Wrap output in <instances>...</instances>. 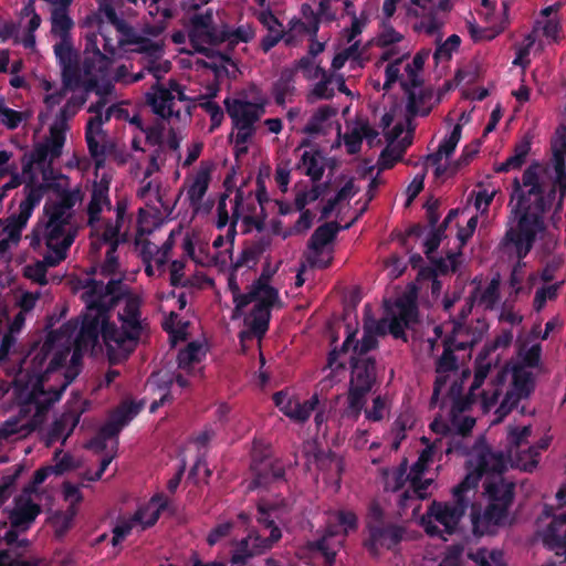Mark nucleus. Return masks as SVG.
Listing matches in <instances>:
<instances>
[{"instance_id": "1", "label": "nucleus", "mask_w": 566, "mask_h": 566, "mask_svg": "<svg viewBox=\"0 0 566 566\" xmlns=\"http://www.w3.org/2000/svg\"><path fill=\"white\" fill-rule=\"evenodd\" d=\"M90 112L96 113L86 126L87 146L95 159V180L88 206L90 224L93 237L111 245L102 266L103 274L109 279L107 283L97 280L86 282L82 293L86 305L83 321L81 324L70 322L66 325L76 326L73 337L80 345L83 343L85 347H91L92 352L99 346L101 334L108 359L117 363L134 350L145 323L140 317V296L129 292L120 280L113 277L118 266L115 251L119 228L117 221L103 222L98 217L105 208H109L108 187L112 175L104 166L105 146L102 144L104 134L99 109L91 106Z\"/></svg>"}, {"instance_id": "2", "label": "nucleus", "mask_w": 566, "mask_h": 566, "mask_svg": "<svg viewBox=\"0 0 566 566\" xmlns=\"http://www.w3.org/2000/svg\"><path fill=\"white\" fill-rule=\"evenodd\" d=\"M76 326L63 325L36 344L22 360L12 386V396L21 406V415L0 426V446L29 434L35 427L33 418L57 401L81 369L83 352L91 347L73 337Z\"/></svg>"}, {"instance_id": "3", "label": "nucleus", "mask_w": 566, "mask_h": 566, "mask_svg": "<svg viewBox=\"0 0 566 566\" xmlns=\"http://www.w3.org/2000/svg\"><path fill=\"white\" fill-rule=\"evenodd\" d=\"M538 451L535 447L518 452L514 449L504 458L502 453L492 452L481 443L469 453L468 473L464 481L454 489V495L460 497L469 489L475 488L479 480L484 478L485 494L489 507L484 514H472L474 531L481 534L492 532V527L504 524L507 509L513 500V483L507 482L502 472L509 467H516L524 471H532L538 463Z\"/></svg>"}, {"instance_id": "4", "label": "nucleus", "mask_w": 566, "mask_h": 566, "mask_svg": "<svg viewBox=\"0 0 566 566\" xmlns=\"http://www.w3.org/2000/svg\"><path fill=\"white\" fill-rule=\"evenodd\" d=\"M539 174L541 167L532 165L524 171L522 180H514L506 239L513 244L520 259L526 256L537 242H543L544 245L553 243L546 219L554 190L544 184Z\"/></svg>"}, {"instance_id": "5", "label": "nucleus", "mask_w": 566, "mask_h": 566, "mask_svg": "<svg viewBox=\"0 0 566 566\" xmlns=\"http://www.w3.org/2000/svg\"><path fill=\"white\" fill-rule=\"evenodd\" d=\"M78 200V195L62 193L59 198L45 203L43 216L39 219L30 234V245L41 250L42 243L46 248L45 262L55 266L65 260L70 247L77 234L73 221L72 207Z\"/></svg>"}, {"instance_id": "6", "label": "nucleus", "mask_w": 566, "mask_h": 566, "mask_svg": "<svg viewBox=\"0 0 566 566\" xmlns=\"http://www.w3.org/2000/svg\"><path fill=\"white\" fill-rule=\"evenodd\" d=\"M375 45L381 51L379 63L388 62L385 65L384 88L389 90L395 83H399L408 94V111L415 113V88L420 83V74L429 51H420L409 60L410 48L403 34L386 23L375 38Z\"/></svg>"}, {"instance_id": "7", "label": "nucleus", "mask_w": 566, "mask_h": 566, "mask_svg": "<svg viewBox=\"0 0 566 566\" xmlns=\"http://www.w3.org/2000/svg\"><path fill=\"white\" fill-rule=\"evenodd\" d=\"M526 366L506 365L495 375L491 388L483 391L481 406L483 411H489L497 401L500 395L503 400L496 410V419L492 423L500 422L521 400L527 399L534 390V379L527 367L536 366L541 358V346L533 345L527 352L520 353Z\"/></svg>"}, {"instance_id": "8", "label": "nucleus", "mask_w": 566, "mask_h": 566, "mask_svg": "<svg viewBox=\"0 0 566 566\" xmlns=\"http://www.w3.org/2000/svg\"><path fill=\"white\" fill-rule=\"evenodd\" d=\"M99 13L107 19L96 32L86 35L85 60L83 63L84 83L88 88H97L98 83H106L104 91H108L111 60L107 54H114L119 43L116 29V12L107 3H101Z\"/></svg>"}, {"instance_id": "9", "label": "nucleus", "mask_w": 566, "mask_h": 566, "mask_svg": "<svg viewBox=\"0 0 566 566\" xmlns=\"http://www.w3.org/2000/svg\"><path fill=\"white\" fill-rule=\"evenodd\" d=\"M228 287L235 304L233 317L245 315L244 323L250 329L249 333L241 334V339L244 340L250 333L260 338L268 329L271 308L281 306L279 293L271 285L270 277L261 275L247 294H240L235 277L230 275Z\"/></svg>"}, {"instance_id": "10", "label": "nucleus", "mask_w": 566, "mask_h": 566, "mask_svg": "<svg viewBox=\"0 0 566 566\" xmlns=\"http://www.w3.org/2000/svg\"><path fill=\"white\" fill-rule=\"evenodd\" d=\"M265 104L266 99L254 88L250 96L240 94L224 101L234 128L233 142L238 151L247 150V143L254 134V124L265 112Z\"/></svg>"}, {"instance_id": "11", "label": "nucleus", "mask_w": 566, "mask_h": 566, "mask_svg": "<svg viewBox=\"0 0 566 566\" xmlns=\"http://www.w3.org/2000/svg\"><path fill=\"white\" fill-rule=\"evenodd\" d=\"M417 318L415 300L410 296L399 298L388 306L387 315L375 327L365 326L363 338L356 344L355 352L365 354L377 345V337L391 334L395 338H405V329Z\"/></svg>"}, {"instance_id": "12", "label": "nucleus", "mask_w": 566, "mask_h": 566, "mask_svg": "<svg viewBox=\"0 0 566 566\" xmlns=\"http://www.w3.org/2000/svg\"><path fill=\"white\" fill-rule=\"evenodd\" d=\"M489 324L484 318L476 319L474 329H470L460 323H452V333L446 340L447 348L437 365V380L434 387V396H438L447 380L457 375L455 357L453 349H464L480 342L486 333Z\"/></svg>"}, {"instance_id": "13", "label": "nucleus", "mask_w": 566, "mask_h": 566, "mask_svg": "<svg viewBox=\"0 0 566 566\" xmlns=\"http://www.w3.org/2000/svg\"><path fill=\"white\" fill-rule=\"evenodd\" d=\"M259 514L260 530L241 541L232 555L233 564H243L247 557L263 553L281 538V531L273 525L274 521L271 518H280V509L276 505L261 503Z\"/></svg>"}, {"instance_id": "14", "label": "nucleus", "mask_w": 566, "mask_h": 566, "mask_svg": "<svg viewBox=\"0 0 566 566\" xmlns=\"http://www.w3.org/2000/svg\"><path fill=\"white\" fill-rule=\"evenodd\" d=\"M560 6L554 3L541 10L532 33H530L517 48L513 64L525 69L528 64V55L535 48L542 50L546 44L557 42L562 31L558 11Z\"/></svg>"}, {"instance_id": "15", "label": "nucleus", "mask_w": 566, "mask_h": 566, "mask_svg": "<svg viewBox=\"0 0 566 566\" xmlns=\"http://www.w3.org/2000/svg\"><path fill=\"white\" fill-rule=\"evenodd\" d=\"M140 410V406L135 403H123L111 417V421L101 430L98 436L92 440L87 448L96 453L106 451L101 459L99 469L94 475L87 476V480L95 481L101 479L102 474L115 457L117 448L116 436L119 430L127 424Z\"/></svg>"}, {"instance_id": "16", "label": "nucleus", "mask_w": 566, "mask_h": 566, "mask_svg": "<svg viewBox=\"0 0 566 566\" xmlns=\"http://www.w3.org/2000/svg\"><path fill=\"white\" fill-rule=\"evenodd\" d=\"M476 224V216H468L464 210L450 211L443 221V229H438L427 235L424 241L426 254L431 258L433 251L443 241L448 240L447 245H449L452 238L454 249L460 250L474 233Z\"/></svg>"}, {"instance_id": "17", "label": "nucleus", "mask_w": 566, "mask_h": 566, "mask_svg": "<svg viewBox=\"0 0 566 566\" xmlns=\"http://www.w3.org/2000/svg\"><path fill=\"white\" fill-rule=\"evenodd\" d=\"M436 443L426 448L419 455L418 461L411 468L408 478L405 480V470L394 469L385 474V485L387 490L397 491L405 482L410 484L412 493L424 499L428 494L429 486L433 482V478H427L426 472L430 463L433 461Z\"/></svg>"}, {"instance_id": "18", "label": "nucleus", "mask_w": 566, "mask_h": 566, "mask_svg": "<svg viewBox=\"0 0 566 566\" xmlns=\"http://www.w3.org/2000/svg\"><path fill=\"white\" fill-rule=\"evenodd\" d=\"M146 98L154 113L163 118H180L182 113L188 114V97L175 81H169L167 87L153 86Z\"/></svg>"}, {"instance_id": "19", "label": "nucleus", "mask_w": 566, "mask_h": 566, "mask_svg": "<svg viewBox=\"0 0 566 566\" xmlns=\"http://www.w3.org/2000/svg\"><path fill=\"white\" fill-rule=\"evenodd\" d=\"M401 113L402 111L400 108L395 107L382 117L384 128L387 129L388 145L378 159L379 169H389L398 163L402 158L408 145L405 143L406 136L408 135V132L405 129V124L408 119L400 118Z\"/></svg>"}, {"instance_id": "20", "label": "nucleus", "mask_w": 566, "mask_h": 566, "mask_svg": "<svg viewBox=\"0 0 566 566\" xmlns=\"http://www.w3.org/2000/svg\"><path fill=\"white\" fill-rule=\"evenodd\" d=\"M327 534L316 544L314 548L325 558L326 564L332 565L336 551L342 545V538L349 532L357 528V517L352 511L339 510L328 514Z\"/></svg>"}, {"instance_id": "21", "label": "nucleus", "mask_w": 566, "mask_h": 566, "mask_svg": "<svg viewBox=\"0 0 566 566\" xmlns=\"http://www.w3.org/2000/svg\"><path fill=\"white\" fill-rule=\"evenodd\" d=\"M166 504V499L160 494L154 495L149 501L140 504L134 516L120 520L115 526L112 539L113 545H117L133 532H142L153 526Z\"/></svg>"}, {"instance_id": "22", "label": "nucleus", "mask_w": 566, "mask_h": 566, "mask_svg": "<svg viewBox=\"0 0 566 566\" xmlns=\"http://www.w3.org/2000/svg\"><path fill=\"white\" fill-rule=\"evenodd\" d=\"M376 374L374 361L359 360L353 366L352 378L348 390V410L358 417L366 403V395L375 385Z\"/></svg>"}, {"instance_id": "23", "label": "nucleus", "mask_w": 566, "mask_h": 566, "mask_svg": "<svg viewBox=\"0 0 566 566\" xmlns=\"http://www.w3.org/2000/svg\"><path fill=\"white\" fill-rule=\"evenodd\" d=\"M462 514L463 510L459 506L432 502L420 524L428 535L444 538L446 534L454 532Z\"/></svg>"}, {"instance_id": "24", "label": "nucleus", "mask_w": 566, "mask_h": 566, "mask_svg": "<svg viewBox=\"0 0 566 566\" xmlns=\"http://www.w3.org/2000/svg\"><path fill=\"white\" fill-rule=\"evenodd\" d=\"M460 142V125L452 128L451 133L441 142L438 150L427 159V169L432 170L434 177L444 181L452 177L469 159L451 161V155Z\"/></svg>"}, {"instance_id": "25", "label": "nucleus", "mask_w": 566, "mask_h": 566, "mask_svg": "<svg viewBox=\"0 0 566 566\" xmlns=\"http://www.w3.org/2000/svg\"><path fill=\"white\" fill-rule=\"evenodd\" d=\"M480 17L483 24L469 23L471 36L475 41L492 40L504 30L507 23V6L502 2L499 7H495L490 0H482Z\"/></svg>"}, {"instance_id": "26", "label": "nucleus", "mask_w": 566, "mask_h": 566, "mask_svg": "<svg viewBox=\"0 0 566 566\" xmlns=\"http://www.w3.org/2000/svg\"><path fill=\"white\" fill-rule=\"evenodd\" d=\"M40 501L41 494L38 490L25 488L15 499L10 513L12 526L21 530L29 528L41 512Z\"/></svg>"}, {"instance_id": "27", "label": "nucleus", "mask_w": 566, "mask_h": 566, "mask_svg": "<svg viewBox=\"0 0 566 566\" xmlns=\"http://www.w3.org/2000/svg\"><path fill=\"white\" fill-rule=\"evenodd\" d=\"M273 400L280 411L295 422L306 421L319 405V398L316 394L302 401L296 396L280 391L273 396Z\"/></svg>"}, {"instance_id": "28", "label": "nucleus", "mask_w": 566, "mask_h": 566, "mask_svg": "<svg viewBox=\"0 0 566 566\" xmlns=\"http://www.w3.org/2000/svg\"><path fill=\"white\" fill-rule=\"evenodd\" d=\"M470 297L461 308V315L467 316L473 304L484 310L492 308L499 300L500 281L497 279H475L470 284Z\"/></svg>"}, {"instance_id": "29", "label": "nucleus", "mask_w": 566, "mask_h": 566, "mask_svg": "<svg viewBox=\"0 0 566 566\" xmlns=\"http://www.w3.org/2000/svg\"><path fill=\"white\" fill-rule=\"evenodd\" d=\"M212 22L210 10L193 17L189 39L195 52L208 54L210 46L220 42V32L213 30Z\"/></svg>"}, {"instance_id": "30", "label": "nucleus", "mask_w": 566, "mask_h": 566, "mask_svg": "<svg viewBox=\"0 0 566 566\" xmlns=\"http://www.w3.org/2000/svg\"><path fill=\"white\" fill-rule=\"evenodd\" d=\"M33 213L31 205L20 203L19 213L0 223V255L13 244H17L21 237L22 229L27 226Z\"/></svg>"}, {"instance_id": "31", "label": "nucleus", "mask_w": 566, "mask_h": 566, "mask_svg": "<svg viewBox=\"0 0 566 566\" xmlns=\"http://www.w3.org/2000/svg\"><path fill=\"white\" fill-rule=\"evenodd\" d=\"M207 347L205 342H191L185 350L178 355V375L176 381L179 387L184 388L188 381L185 376H195L200 371L197 365L206 356Z\"/></svg>"}, {"instance_id": "32", "label": "nucleus", "mask_w": 566, "mask_h": 566, "mask_svg": "<svg viewBox=\"0 0 566 566\" xmlns=\"http://www.w3.org/2000/svg\"><path fill=\"white\" fill-rule=\"evenodd\" d=\"M337 229L333 224H324L316 229L311 239L310 260L319 268L326 266L331 262L329 243L334 239Z\"/></svg>"}, {"instance_id": "33", "label": "nucleus", "mask_w": 566, "mask_h": 566, "mask_svg": "<svg viewBox=\"0 0 566 566\" xmlns=\"http://www.w3.org/2000/svg\"><path fill=\"white\" fill-rule=\"evenodd\" d=\"M304 132L310 135L335 132L337 138H339L340 124L338 122V109L328 105L318 107L307 122Z\"/></svg>"}, {"instance_id": "34", "label": "nucleus", "mask_w": 566, "mask_h": 566, "mask_svg": "<svg viewBox=\"0 0 566 566\" xmlns=\"http://www.w3.org/2000/svg\"><path fill=\"white\" fill-rule=\"evenodd\" d=\"M552 149L555 159V188L558 189L560 197L566 191V128L560 126L556 129Z\"/></svg>"}, {"instance_id": "35", "label": "nucleus", "mask_w": 566, "mask_h": 566, "mask_svg": "<svg viewBox=\"0 0 566 566\" xmlns=\"http://www.w3.org/2000/svg\"><path fill=\"white\" fill-rule=\"evenodd\" d=\"M511 340L512 335L510 333H505L496 338L492 348L485 349V352L479 356L476 360L474 381L471 386V395H474V391L483 384L491 368L497 363V356L492 355L491 352L499 346H507Z\"/></svg>"}, {"instance_id": "36", "label": "nucleus", "mask_w": 566, "mask_h": 566, "mask_svg": "<svg viewBox=\"0 0 566 566\" xmlns=\"http://www.w3.org/2000/svg\"><path fill=\"white\" fill-rule=\"evenodd\" d=\"M467 408V403L457 402L452 409L451 423L448 424L442 419H434L430 424V428L433 432L446 434L451 431H457L459 433H465L471 430L475 423V420L471 417L462 415Z\"/></svg>"}, {"instance_id": "37", "label": "nucleus", "mask_w": 566, "mask_h": 566, "mask_svg": "<svg viewBox=\"0 0 566 566\" xmlns=\"http://www.w3.org/2000/svg\"><path fill=\"white\" fill-rule=\"evenodd\" d=\"M232 243L233 235H231L230 233H228L227 237L219 235L218 238L214 239L212 244L216 252L212 255L207 256L206 259H200L193 255V247L189 238L185 239L184 249L189 255L193 256V259L198 263L211 264L212 262H214L226 264L228 260H231Z\"/></svg>"}, {"instance_id": "38", "label": "nucleus", "mask_w": 566, "mask_h": 566, "mask_svg": "<svg viewBox=\"0 0 566 566\" xmlns=\"http://www.w3.org/2000/svg\"><path fill=\"white\" fill-rule=\"evenodd\" d=\"M137 51L144 53L149 59L148 71L159 78L170 70V62L163 60V44L159 41L142 40L137 43Z\"/></svg>"}, {"instance_id": "39", "label": "nucleus", "mask_w": 566, "mask_h": 566, "mask_svg": "<svg viewBox=\"0 0 566 566\" xmlns=\"http://www.w3.org/2000/svg\"><path fill=\"white\" fill-rule=\"evenodd\" d=\"M251 471L254 474L255 479L253 481V485H250L249 489L266 484L271 480L283 476L282 465L273 458L268 455L260 460H258L254 457L251 465Z\"/></svg>"}, {"instance_id": "40", "label": "nucleus", "mask_w": 566, "mask_h": 566, "mask_svg": "<svg viewBox=\"0 0 566 566\" xmlns=\"http://www.w3.org/2000/svg\"><path fill=\"white\" fill-rule=\"evenodd\" d=\"M210 181V167L209 165H200L188 179L186 186V193L191 205L198 207L207 192Z\"/></svg>"}, {"instance_id": "41", "label": "nucleus", "mask_w": 566, "mask_h": 566, "mask_svg": "<svg viewBox=\"0 0 566 566\" xmlns=\"http://www.w3.org/2000/svg\"><path fill=\"white\" fill-rule=\"evenodd\" d=\"M65 142V125L63 123L55 124L50 129V137L46 142L36 148L35 156L39 160L49 159L50 161L57 158L62 153Z\"/></svg>"}, {"instance_id": "42", "label": "nucleus", "mask_w": 566, "mask_h": 566, "mask_svg": "<svg viewBox=\"0 0 566 566\" xmlns=\"http://www.w3.org/2000/svg\"><path fill=\"white\" fill-rule=\"evenodd\" d=\"M402 538V531L398 527L374 528L370 527V538L366 543L371 553L379 548H391Z\"/></svg>"}, {"instance_id": "43", "label": "nucleus", "mask_w": 566, "mask_h": 566, "mask_svg": "<svg viewBox=\"0 0 566 566\" xmlns=\"http://www.w3.org/2000/svg\"><path fill=\"white\" fill-rule=\"evenodd\" d=\"M377 134L367 123H357L350 133L346 134L344 137L347 151L349 154H356L360 148L363 138L371 140Z\"/></svg>"}, {"instance_id": "44", "label": "nucleus", "mask_w": 566, "mask_h": 566, "mask_svg": "<svg viewBox=\"0 0 566 566\" xmlns=\"http://www.w3.org/2000/svg\"><path fill=\"white\" fill-rule=\"evenodd\" d=\"M300 169L313 180H318L324 174V158L316 150H305L302 155Z\"/></svg>"}, {"instance_id": "45", "label": "nucleus", "mask_w": 566, "mask_h": 566, "mask_svg": "<svg viewBox=\"0 0 566 566\" xmlns=\"http://www.w3.org/2000/svg\"><path fill=\"white\" fill-rule=\"evenodd\" d=\"M160 308L164 313L169 312V316L164 321V328L169 333L171 343L176 344L179 340H185L189 324L177 321V315L170 306L161 304Z\"/></svg>"}, {"instance_id": "46", "label": "nucleus", "mask_w": 566, "mask_h": 566, "mask_svg": "<svg viewBox=\"0 0 566 566\" xmlns=\"http://www.w3.org/2000/svg\"><path fill=\"white\" fill-rule=\"evenodd\" d=\"M530 149L531 146L528 142H521L515 146L513 155L505 161L496 164L494 170L496 172H507L521 168L526 160Z\"/></svg>"}, {"instance_id": "47", "label": "nucleus", "mask_w": 566, "mask_h": 566, "mask_svg": "<svg viewBox=\"0 0 566 566\" xmlns=\"http://www.w3.org/2000/svg\"><path fill=\"white\" fill-rule=\"evenodd\" d=\"M254 29L251 24H242L235 29L224 27L220 31V42L229 44L247 43L254 38Z\"/></svg>"}, {"instance_id": "48", "label": "nucleus", "mask_w": 566, "mask_h": 566, "mask_svg": "<svg viewBox=\"0 0 566 566\" xmlns=\"http://www.w3.org/2000/svg\"><path fill=\"white\" fill-rule=\"evenodd\" d=\"M391 401L388 396H376L371 403L365 407V417L369 421L378 422L384 420L390 412Z\"/></svg>"}, {"instance_id": "49", "label": "nucleus", "mask_w": 566, "mask_h": 566, "mask_svg": "<svg viewBox=\"0 0 566 566\" xmlns=\"http://www.w3.org/2000/svg\"><path fill=\"white\" fill-rule=\"evenodd\" d=\"M78 422V415L76 413H66L61 417L59 421H56L51 430L49 442L56 441L62 439L63 441L67 438V436L73 431L75 426Z\"/></svg>"}, {"instance_id": "50", "label": "nucleus", "mask_w": 566, "mask_h": 566, "mask_svg": "<svg viewBox=\"0 0 566 566\" xmlns=\"http://www.w3.org/2000/svg\"><path fill=\"white\" fill-rule=\"evenodd\" d=\"M444 24V19L437 12L430 11V13L421 18L416 24L415 30L419 33L437 36L440 39V30Z\"/></svg>"}, {"instance_id": "51", "label": "nucleus", "mask_w": 566, "mask_h": 566, "mask_svg": "<svg viewBox=\"0 0 566 566\" xmlns=\"http://www.w3.org/2000/svg\"><path fill=\"white\" fill-rule=\"evenodd\" d=\"M52 29L51 32L59 38V40L70 39V31L73 27V21L67 15L66 11L53 10L51 18Z\"/></svg>"}, {"instance_id": "52", "label": "nucleus", "mask_w": 566, "mask_h": 566, "mask_svg": "<svg viewBox=\"0 0 566 566\" xmlns=\"http://www.w3.org/2000/svg\"><path fill=\"white\" fill-rule=\"evenodd\" d=\"M54 53L63 66L64 73L71 71L75 60L76 52L73 49L72 42L70 39L60 40L59 43L54 45Z\"/></svg>"}, {"instance_id": "53", "label": "nucleus", "mask_w": 566, "mask_h": 566, "mask_svg": "<svg viewBox=\"0 0 566 566\" xmlns=\"http://www.w3.org/2000/svg\"><path fill=\"white\" fill-rule=\"evenodd\" d=\"M532 434L531 426H510L507 431L509 453H513L514 449H520L522 444L527 443Z\"/></svg>"}, {"instance_id": "54", "label": "nucleus", "mask_w": 566, "mask_h": 566, "mask_svg": "<svg viewBox=\"0 0 566 566\" xmlns=\"http://www.w3.org/2000/svg\"><path fill=\"white\" fill-rule=\"evenodd\" d=\"M73 467L74 465L72 463V459L69 455L64 454L63 459L59 463H56L55 467H46V468L39 469L34 473L32 485H30L29 488H33L34 490H36V486L40 485L41 483H43L49 474H51V473L60 474Z\"/></svg>"}, {"instance_id": "55", "label": "nucleus", "mask_w": 566, "mask_h": 566, "mask_svg": "<svg viewBox=\"0 0 566 566\" xmlns=\"http://www.w3.org/2000/svg\"><path fill=\"white\" fill-rule=\"evenodd\" d=\"M324 188L319 185H312L311 187L301 190L296 193L294 205L297 210L307 209L316 202L323 195Z\"/></svg>"}, {"instance_id": "56", "label": "nucleus", "mask_w": 566, "mask_h": 566, "mask_svg": "<svg viewBox=\"0 0 566 566\" xmlns=\"http://www.w3.org/2000/svg\"><path fill=\"white\" fill-rule=\"evenodd\" d=\"M469 556L478 566H505L502 553L495 549L481 548Z\"/></svg>"}, {"instance_id": "57", "label": "nucleus", "mask_w": 566, "mask_h": 566, "mask_svg": "<svg viewBox=\"0 0 566 566\" xmlns=\"http://www.w3.org/2000/svg\"><path fill=\"white\" fill-rule=\"evenodd\" d=\"M333 76L325 73V77H319L308 94L311 102L316 99H328L333 97L334 90L331 87Z\"/></svg>"}, {"instance_id": "58", "label": "nucleus", "mask_w": 566, "mask_h": 566, "mask_svg": "<svg viewBox=\"0 0 566 566\" xmlns=\"http://www.w3.org/2000/svg\"><path fill=\"white\" fill-rule=\"evenodd\" d=\"M42 87L48 92L44 96V104L48 109H52L55 105H59L65 97L66 86L54 88L50 82L43 81Z\"/></svg>"}, {"instance_id": "59", "label": "nucleus", "mask_w": 566, "mask_h": 566, "mask_svg": "<svg viewBox=\"0 0 566 566\" xmlns=\"http://www.w3.org/2000/svg\"><path fill=\"white\" fill-rule=\"evenodd\" d=\"M298 67L307 80H318L325 77L326 71L321 67L313 57H303L298 62Z\"/></svg>"}, {"instance_id": "60", "label": "nucleus", "mask_w": 566, "mask_h": 566, "mask_svg": "<svg viewBox=\"0 0 566 566\" xmlns=\"http://www.w3.org/2000/svg\"><path fill=\"white\" fill-rule=\"evenodd\" d=\"M497 189L494 187H488L479 190L475 195L474 207L481 213H485L489 209L490 203L493 201Z\"/></svg>"}, {"instance_id": "61", "label": "nucleus", "mask_w": 566, "mask_h": 566, "mask_svg": "<svg viewBox=\"0 0 566 566\" xmlns=\"http://www.w3.org/2000/svg\"><path fill=\"white\" fill-rule=\"evenodd\" d=\"M43 258H45V253L43 254ZM48 266H50V265L45 262V259H43V261H38L34 264L25 266L24 275L27 277L33 280L34 282H38L40 284H45L46 283L45 273H46Z\"/></svg>"}, {"instance_id": "62", "label": "nucleus", "mask_w": 566, "mask_h": 566, "mask_svg": "<svg viewBox=\"0 0 566 566\" xmlns=\"http://www.w3.org/2000/svg\"><path fill=\"white\" fill-rule=\"evenodd\" d=\"M318 9L316 12V21L313 25V33L317 32L318 22H331L336 19V12L332 9L331 0H317Z\"/></svg>"}, {"instance_id": "63", "label": "nucleus", "mask_w": 566, "mask_h": 566, "mask_svg": "<svg viewBox=\"0 0 566 566\" xmlns=\"http://www.w3.org/2000/svg\"><path fill=\"white\" fill-rule=\"evenodd\" d=\"M301 214L292 228L293 235L305 234L313 226L315 213L311 209L300 210Z\"/></svg>"}, {"instance_id": "64", "label": "nucleus", "mask_w": 566, "mask_h": 566, "mask_svg": "<svg viewBox=\"0 0 566 566\" xmlns=\"http://www.w3.org/2000/svg\"><path fill=\"white\" fill-rule=\"evenodd\" d=\"M460 38L457 34L450 35L442 44H440L434 53L436 59L448 60L452 53L458 50Z\"/></svg>"}]
</instances>
